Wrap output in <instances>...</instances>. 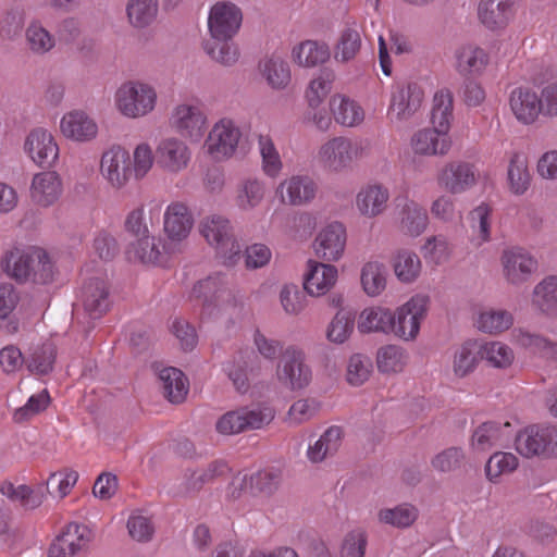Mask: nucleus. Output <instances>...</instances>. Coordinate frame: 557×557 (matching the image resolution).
Masks as SVG:
<instances>
[{
  "mask_svg": "<svg viewBox=\"0 0 557 557\" xmlns=\"http://www.w3.org/2000/svg\"><path fill=\"white\" fill-rule=\"evenodd\" d=\"M243 21L240 9L227 1L216 2L210 10L208 27L210 39L203 42V49L215 62L231 66L238 60V49L233 37Z\"/></svg>",
  "mask_w": 557,
  "mask_h": 557,
  "instance_id": "f257e3e1",
  "label": "nucleus"
},
{
  "mask_svg": "<svg viewBox=\"0 0 557 557\" xmlns=\"http://www.w3.org/2000/svg\"><path fill=\"white\" fill-rule=\"evenodd\" d=\"M200 232L207 242L214 246L216 257L225 265H234L240 258V245L235 238L230 222L219 215H212L200 224Z\"/></svg>",
  "mask_w": 557,
  "mask_h": 557,
  "instance_id": "f03ea898",
  "label": "nucleus"
},
{
  "mask_svg": "<svg viewBox=\"0 0 557 557\" xmlns=\"http://www.w3.org/2000/svg\"><path fill=\"white\" fill-rule=\"evenodd\" d=\"M515 446L525 458H557V426L529 425L516 435Z\"/></svg>",
  "mask_w": 557,
  "mask_h": 557,
  "instance_id": "7ed1b4c3",
  "label": "nucleus"
},
{
  "mask_svg": "<svg viewBox=\"0 0 557 557\" xmlns=\"http://www.w3.org/2000/svg\"><path fill=\"white\" fill-rule=\"evenodd\" d=\"M154 89L144 83L127 82L115 94L119 110L128 117H138L150 112L156 104Z\"/></svg>",
  "mask_w": 557,
  "mask_h": 557,
  "instance_id": "20e7f679",
  "label": "nucleus"
},
{
  "mask_svg": "<svg viewBox=\"0 0 557 557\" xmlns=\"http://www.w3.org/2000/svg\"><path fill=\"white\" fill-rule=\"evenodd\" d=\"M193 294L197 298L203 299V306L207 309L213 307L236 306V292L232 287L227 275L222 272H215L200 280L193 288Z\"/></svg>",
  "mask_w": 557,
  "mask_h": 557,
  "instance_id": "39448f33",
  "label": "nucleus"
},
{
  "mask_svg": "<svg viewBox=\"0 0 557 557\" xmlns=\"http://www.w3.org/2000/svg\"><path fill=\"white\" fill-rule=\"evenodd\" d=\"M430 297L423 294L412 296L405 305L394 313V326L392 333L406 341L413 339L420 330L421 320L424 319Z\"/></svg>",
  "mask_w": 557,
  "mask_h": 557,
  "instance_id": "423d86ee",
  "label": "nucleus"
},
{
  "mask_svg": "<svg viewBox=\"0 0 557 557\" xmlns=\"http://www.w3.org/2000/svg\"><path fill=\"white\" fill-rule=\"evenodd\" d=\"M276 374L278 381L292 391L302 389L311 381V369L305 362L304 352L293 346L282 352Z\"/></svg>",
  "mask_w": 557,
  "mask_h": 557,
  "instance_id": "0eeeda50",
  "label": "nucleus"
},
{
  "mask_svg": "<svg viewBox=\"0 0 557 557\" xmlns=\"http://www.w3.org/2000/svg\"><path fill=\"white\" fill-rule=\"evenodd\" d=\"M91 541V531L85 524L71 522L51 543L48 557H77Z\"/></svg>",
  "mask_w": 557,
  "mask_h": 557,
  "instance_id": "6e6552de",
  "label": "nucleus"
},
{
  "mask_svg": "<svg viewBox=\"0 0 557 557\" xmlns=\"http://www.w3.org/2000/svg\"><path fill=\"white\" fill-rule=\"evenodd\" d=\"M101 173L113 187L121 188L133 175L129 153L121 146H113L101 158Z\"/></svg>",
  "mask_w": 557,
  "mask_h": 557,
  "instance_id": "1a4fd4ad",
  "label": "nucleus"
},
{
  "mask_svg": "<svg viewBox=\"0 0 557 557\" xmlns=\"http://www.w3.org/2000/svg\"><path fill=\"white\" fill-rule=\"evenodd\" d=\"M282 472L278 469L260 470L249 479L247 475L235 476L232 486V497L237 498L240 492L249 488L252 495H272L280 486Z\"/></svg>",
  "mask_w": 557,
  "mask_h": 557,
  "instance_id": "9d476101",
  "label": "nucleus"
},
{
  "mask_svg": "<svg viewBox=\"0 0 557 557\" xmlns=\"http://www.w3.org/2000/svg\"><path fill=\"white\" fill-rule=\"evenodd\" d=\"M82 300L86 314L92 320L100 319L111 305L107 282L101 277L87 280L82 288Z\"/></svg>",
  "mask_w": 557,
  "mask_h": 557,
  "instance_id": "9b49d317",
  "label": "nucleus"
},
{
  "mask_svg": "<svg viewBox=\"0 0 557 557\" xmlns=\"http://www.w3.org/2000/svg\"><path fill=\"white\" fill-rule=\"evenodd\" d=\"M172 125L183 137L199 141L206 133V116L196 107L181 104L172 114Z\"/></svg>",
  "mask_w": 557,
  "mask_h": 557,
  "instance_id": "f8f14e48",
  "label": "nucleus"
},
{
  "mask_svg": "<svg viewBox=\"0 0 557 557\" xmlns=\"http://www.w3.org/2000/svg\"><path fill=\"white\" fill-rule=\"evenodd\" d=\"M346 230L339 222L327 225L314 240V250L319 258L325 261L338 260L345 248Z\"/></svg>",
  "mask_w": 557,
  "mask_h": 557,
  "instance_id": "ddd939ff",
  "label": "nucleus"
},
{
  "mask_svg": "<svg viewBox=\"0 0 557 557\" xmlns=\"http://www.w3.org/2000/svg\"><path fill=\"white\" fill-rule=\"evenodd\" d=\"M25 149L32 160L40 166H51L59 156V148L52 135L44 128H36L29 133Z\"/></svg>",
  "mask_w": 557,
  "mask_h": 557,
  "instance_id": "4468645a",
  "label": "nucleus"
},
{
  "mask_svg": "<svg viewBox=\"0 0 557 557\" xmlns=\"http://www.w3.org/2000/svg\"><path fill=\"white\" fill-rule=\"evenodd\" d=\"M239 138L240 132L233 121L223 119L209 133L208 151L215 157H228L235 151Z\"/></svg>",
  "mask_w": 557,
  "mask_h": 557,
  "instance_id": "2eb2a0df",
  "label": "nucleus"
},
{
  "mask_svg": "<svg viewBox=\"0 0 557 557\" xmlns=\"http://www.w3.org/2000/svg\"><path fill=\"white\" fill-rule=\"evenodd\" d=\"M190 159V151L182 140L166 138L156 149L157 163L169 172L176 173L185 169Z\"/></svg>",
  "mask_w": 557,
  "mask_h": 557,
  "instance_id": "dca6fc26",
  "label": "nucleus"
},
{
  "mask_svg": "<svg viewBox=\"0 0 557 557\" xmlns=\"http://www.w3.org/2000/svg\"><path fill=\"white\" fill-rule=\"evenodd\" d=\"M504 272L511 284L525 282L537 268L536 260L522 248H512L504 251Z\"/></svg>",
  "mask_w": 557,
  "mask_h": 557,
  "instance_id": "f3484780",
  "label": "nucleus"
},
{
  "mask_svg": "<svg viewBox=\"0 0 557 557\" xmlns=\"http://www.w3.org/2000/svg\"><path fill=\"white\" fill-rule=\"evenodd\" d=\"M423 90L417 83H409L400 88L392 97L389 116L394 121H406L410 119L421 107Z\"/></svg>",
  "mask_w": 557,
  "mask_h": 557,
  "instance_id": "a211bd4d",
  "label": "nucleus"
},
{
  "mask_svg": "<svg viewBox=\"0 0 557 557\" xmlns=\"http://www.w3.org/2000/svg\"><path fill=\"white\" fill-rule=\"evenodd\" d=\"M61 193L62 183L57 172H41L33 177L30 197L35 203L49 207L59 199Z\"/></svg>",
  "mask_w": 557,
  "mask_h": 557,
  "instance_id": "6ab92c4d",
  "label": "nucleus"
},
{
  "mask_svg": "<svg viewBox=\"0 0 557 557\" xmlns=\"http://www.w3.org/2000/svg\"><path fill=\"white\" fill-rule=\"evenodd\" d=\"M517 0H481L478 8L479 18L487 28L505 27L515 12Z\"/></svg>",
  "mask_w": 557,
  "mask_h": 557,
  "instance_id": "aec40b11",
  "label": "nucleus"
},
{
  "mask_svg": "<svg viewBox=\"0 0 557 557\" xmlns=\"http://www.w3.org/2000/svg\"><path fill=\"white\" fill-rule=\"evenodd\" d=\"M304 289L311 296L324 295L336 282L337 269L332 264L308 261Z\"/></svg>",
  "mask_w": 557,
  "mask_h": 557,
  "instance_id": "412c9836",
  "label": "nucleus"
},
{
  "mask_svg": "<svg viewBox=\"0 0 557 557\" xmlns=\"http://www.w3.org/2000/svg\"><path fill=\"white\" fill-rule=\"evenodd\" d=\"M194 224L188 208L182 202L170 205L164 213V232L172 242L185 239Z\"/></svg>",
  "mask_w": 557,
  "mask_h": 557,
  "instance_id": "4be33fe9",
  "label": "nucleus"
},
{
  "mask_svg": "<svg viewBox=\"0 0 557 557\" xmlns=\"http://www.w3.org/2000/svg\"><path fill=\"white\" fill-rule=\"evenodd\" d=\"M60 127L66 138L76 141H89L98 133L95 121L82 111H73L64 115Z\"/></svg>",
  "mask_w": 557,
  "mask_h": 557,
  "instance_id": "5701e85b",
  "label": "nucleus"
},
{
  "mask_svg": "<svg viewBox=\"0 0 557 557\" xmlns=\"http://www.w3.org/2000/svg\"><path fill=\"white\" fill-rule=\"evenodd\" d=\"M510 107L516 117L524 123H533L539 114H542V107L539 96L529 88H516L510 95Z\"/></svg>",
  "mask_w": 557,
  "mask_h": 557,
  "instance_id": "b1692460",
  "label": "nucleus"
},
{
  "mask_svg": "<svg viewBox=\"0 0 557 557\" xmlns=\"http://www.w3.org/2000/svg\"><path fill=\"white\" fill-rule=\"evenodd\" d=\"M440 183L450 193L457 194L475 183L473 165L467 162H451L445 166Z\"/></svg>",
  "mask_w": 557,
  "mask_h": 557,
  "instance_id": "393cba45",
  "label": "nucleus"
},
{
  "mask_svg": "<svg viewBox=\"0 0 557 557\" xmlns=\"http://www.w3.org/2000/svg\"><path fill=\"white\" fill-rule=\"evenodd\" d=\"M163 396L172 404L185 400L189 389V382L184 372L174 367L163 368L159 372Z\"/></svg>",
  "mask_w": 557,
  "mask_h": 557,
  "instance_id": "a878e982",
  "label": "nucleus"
},
{
  "mask_svg": "<svg viewBox=\"0 0 557 557\" xmlns=\"http://www.w3.org/2000/svg\"><path fill=\"white\" fill-rule=\"evenodd\" d=\"M320 157L326 165L339 170L351 162L352 144L344 137L333 138L321 147Z\"/></svg>",
  "mask_w": 557,
  "mask_h": 557,
  "instance_id": "bb28decb",
  "label": "nucleus"
},
{
  "mask_svg": "<svg viewBox=\"0 0 557 557\" xmlns=\"http://www.w3.org/2000/svg\"><path fill=\"white\" fill-rule=\"evenodd\" d=\"M293 57L300 66L314 67L330 59L331 50L324 41L305 40L293 49Z\"/></svg>",
  "mask_w": 557,
  "mask_h": 557,
  "instance_id": "cd10ccee",
  "label": "nucleus"
},
{
  "mask_svg": "<svg viewBox=\"0 0 557 557\" xmlns=\"http://www.w3.org/2000/svg\"><path fill=\"white\" fill-rule=\"evenodd\" d=\"M482 360V347L476 341H467L454 355L453 371L458 377L472 373Z\"/></svg>",
  "mask_w": 557,
  "mask_h": 557,
  "instance_id": "c85d7f7f",
  "label": "nucleus"
},
{
  "mask_svg": "<svg viewBox=\"0 0 557 557\" xmlns=\"http://www.w3.org/2000/svg\"><path fill=\"white\" fill-rule=\"evenodd\" d=\"M396 314L389 309L376 307L364 309L360 314L358 329L362 333L383 332L392 333Z\"/></svg>",
  "mask_w": 557,
  "mask_h": 557,
  "instance_id": "c756f323",
  "label": "nucleus"
},
{
  "mask_svg": "<svg viewBox=\"0 0 557 557\" xmlns=\"http://www.w3.org/2000/svg\"><path fill=\"white\" fill-rule=\"evenodd\" d=\"M388 200V190L381 185L362 189L357 196V207L361 214L372 218L381 214Z\"/></svg>",
  "mask_w": 557,
  "mask_h": 557,
  "instance_id": "7c9ffc66",
  "label": "nucleus"
},
{
  "mask_svg": "<svg viewBox=\"0 0 557 557\" xmlns=\"http://www.w3.org/2000/svg\"><path fill=\"white\" fill-rule=\"evenodd\" d=\"M330 110L334 120L344 126H355L362 122L364 117L362 108L342 95H335L331 98Z\"/></svg>",
  "mask_w": 557,
  "mask_h": 557,
  "instance_id": "2f4dec72",
  "label": "nucleus"
},
{
  "mask_svg": "<svg viewBox=\"0 0 557 557\" xmlns=\"http://www.w3.org/2000/svg\"><path fill=\"white\" fill-rule=\"evenodd\" d=\"M533 304L542 313L557 317V276H547L535 286Z\"/></svg>",
  "mask_w": 557,
  "mask_h": 557,
  "instance_id": "473e14b6",
  "label": "nucleus"
},
{
  "mask_svg": "<svg viewBox=\"0 0 557 557\" xmlns=\"http://www.w3.org/2000/svg\"><path fill=\"white\" fill-rule=\"evenodd\" d=\"M315 184L308 176H294L280 185L283 201H285L284 191H286L288 202L294 206L311 200L315 195Z\"/></svg>",
  "mask_w": 557,
  "mask_h": 557,
  "instance_id": "72a5a7b5",
  "label": "nucleus"
},
{
  "mask_svg": "<svg viewBox=\"0 0 557 557\" xmlns=\"http://www.w3.org/2000/svg\"><path fill=\"white\" fill-rule=\"evenodd\" d=\"M32 264V250L25 251L18 248L8 251L1 260L3 271L17 282L29 280Z\"/></svg>",
  "mask_w": 557,
  "mask_h": 557,
  "instance_id": "f704fd0d",
  "label": "nucleus"
},
{
  "mask_svg": "<svg viewBox=\"0 0 557 557\" xmlns=\"http://www.w3.org/2000/svg\"><path fill=\"white\" fill-rule=\"evenodd\" d=\"M449 146L447 136H442L433 128L419 131L412 137V147L420 154H444Z\"/></svg>",
  "mask_w": 557,
  "mask_h": 557,
  "instance_id": "c9c22d12",
  "label": "nucleus"
},
{
  "mask_svg": "<svg viewBox=\"0 0 557 557\" xmlns=\"http://www.w3.org/2000/svg\"><path fill=\"white\" fill-rule=\"evenodd\" d=\"M507 180L509 189L516 195H523L531 183V175L528 169L527 158L521 153H513L510 158Z\"/></svg>",
  "mask_w": 557,
  "mask_h": 557,
  "instance_id": "e433bc0d",
  "label": "nucleus"
},
{
  "mask_svg": "<svg viewBox=\"0 0 557 557\" xmlns=\"http://www.w3.org/2000/svg\"><path fill=\"white\" fill-rule=\"evenodd\" d=\"M453 116V95L449 90H441L434 96L431 121L433 129L442 136H447Z\"/></svg>",
  "mask_w": 557,
  "mask_h": 557,
  "instance_id": "4c0bfd02",
  "label": "nucleus"
},
{
  "mask_svg": "<svg viewBox=\"0 0 557 557\" xmlns=\"http://www.w3.org/2000/svg\"><path fill=\"white\" fill-rule=\"evenodd\" d=\"M57 358V348L52 343H45L33 348L26 357V367L29 372L37 375H47L53 370Z\"/></svg>",
  "mask_w": 557,
  "mask_h": 557,
  "instance_id": "58836bf2",
  "label": "nucleus"
},
{
  "mask_svg": "<svg viewBox=\"0 0 557 557\" xmlns=\"http://www.w3.org/2000/svg\"><path fill=\"white\" fill-rule=\"evenodd\" d=\"M426 225V212L414 201H406L400 211V231L411 236H418Z\"/></svg>",
  "mask_w": 557,
  "mask_h": 557,
  "instance_id": "ea45409f",
  "label": "nucleus"
},
{
  "mask_svg": "<svg viewBox=\"0 0 557 557\" xmlns=\"http://www.w3.org/2000/svg\"><path fill=\"white\" fill-rule=\"evenodd\" d=\"M343 431L339 426L329 428L321 437L308 448V458L312 462H319L327 456L334 455L339 446Z\"/></svg>",
  "mask_w": 557,
  "mask_h": 557,
  "instance_id": "a19ab883",
  "label": "nucleus"
},
{
  "mask_svg": "<svg viewBox=\"0 0 557 557\" xmlns=\"http://www.w3.org/2000/svg\"><path fill=\"white\" fill-rule=\"evenodd\" d=\"M227 471V465L221 460L209 463L208 468L202 472L187 470L184 474L185 491L187 493H198L205 484L225 475Z\"/></svg>",
  "mask_w": 557,
  "mask_h": 557,
  "instance_id": "79ce46f5",
  "label": "nucleus"
},
{
  "mask_svg": "<svg viewBox=\"0 0 557 557\" xmlns=\"http://www.w3.org/2000/svg\"><path fill=\"white\" fill-rule=\"evenodd\" d=\"M387 269L377 261L367 262L360 275V281L364 293L368 296H377L386 287Z\"/></svg>",
  "mask_w": 557,
  "mask_h": 557,
  "instance_id": "37998d69",
  "label": "nucleus"
},
{
  "mask_svg": "<svg viewBox=\"0 0 557 557\" xmlns=\"http://www.w3.org/2000/svg\"><path fill=\"white\" fill-rule=\"evenodd\" d=\"M361 47V37L356 23L354 26H347L341 33V36L334 48V59L346 63L352 60Z\"/></svg>",
  "mask_w": 557,
  "mask_h": 557,
  "instance_id": "c03bdc74",
  "label": "nucleus"
},
{
  "mask_svg": "<svg viewBox=\"0 0 557 557\" xmlns=\"http://www.w3.org/2000/svg\"><path fill=\"white\" fill-rule=\"evenodd\" d=\"M393 267L395 275L404 283L413 282L421 271V262L418 255L407 249L397 251Z\"/></svg>",
  "mask_w": 557,
  "mask_h": 557,
  "instance_id": "a18cd8bd",
  "label": "nucleus"
},
{
  "mask_svg": "<svg viewBox=\"0 0 557 557\" xmlns=\"http://www.w3.org/2000/svg\"><path fill=\"white\" fill-rule=\"evenodd\" d=\"M32 265L29 280L36 284H49L54 278V267L49 255L41 248L32 249Z\"/></svg>",
  "mask_w": 557,
  "mask_h": 557,
  "instance_id": "49530a36",
  "label": "nucleus"
},
{
  "mask_svg": "<svg viewBox=\"0 0 557 557\" xmlns=\"http://www.w3.org/2000/svg\"><path fill=\"white\" fill-rule=\"evenodd\" d=\"M127 16L132 25L143 28L152 23L158 13V0H129Z\"/></svg>",
  "mask_w": 557,
  "mask_h": 557,
  "instance_id": "de8ad7c7",
  "label": "nucleus"
},
{
  "mask_svg": "<svg viewBox=\"0 0 557 557\" xmlns=\"http://www.w3.org/2000/svg\"><path fill=\"white\" fill-rule=\"evenodd\" d=\"M379 520L395 528H408L418 518V510L409 504H403L395 508H385L379 511Z\"/></svg>",
  "mask_w": 557,
  "mask_h": 557,
  "instance_id": "09e8293b",
  "label": "nucleus"
},
{
  "mask_svg": "<svg viewBox=\"0 0 557 557\" xmlns=\"http://www.w3.org/2000/svg\"><path fill=\"white\" fill-rule=\"evenodd\" d=\"M354 326L355 313L339 310L327 327L326 337L333 343L342 344L348 338Z\"/></svg>",
  "mask_w": 557,
  "mask_h": 557,
  "instance_id": "8fccbe9b",
  "label": "nucleus"
},
{
  "mask_svg": "<svg viewBox=\"0 0 557 557\" xmlns=\"http://www.w3.org/2000/svg\"><path fill=\"white\" fill-rule=\"evenodd\" d=\"M482 360L485 359L491 366L499 369L508 368L513 361V351L500 342L481 344Z\"/></svg>",
  "mask_w": 557,
  "mask_h": 557,
  "instance_id": "3c124183",
  "label": "nucleus"
},
{
  "mask_svg": "<svg viewBox=\"0 0 557 557\" xmlns=\"http://www.w3.org/2000/svg\"><path fill=\"white\" fill-rule=\"evenodd\" d=\"M263 75L273 88H284L290 81L288 63L281 58H271L263 64Z\"/></svg>",
  "mask_w": 557,
  "mask_h": 557,
  "instance_id": "603ef678",
  "label": "nucleus"
},
{
  "mask_svg": "<svg viewBox=\"0 0 557 557\" xmlns=\"http://www.w3.org/2000/svg\"><path fill=\"white\" fill-rule=\"evenodd\" d=\"M134 249V256L141 263L156 264L159 262L161 257L160 240L149 233L136 238V242L132 244Z\"/></svg>",
  "mask_w": 557,
  "mask_h": 557,
  "instance_id": "864d4df0",
  "label": "nucleus"
},
{
  "mask_svg": "<svg viewBox=\"0 0 557 557\" xmlns=\"http://www.w3.org/2000/svg\"><path fill=\"white\" fill-rule=\"evenodd\" d=\"M372 360L362 354L350 357L347 366V382L354 386L362 385L372 372Z\"/></svg>",
  "mask_w": 557,
  "mask_h": 557,
  "instance_id": "5fc2aeb1",
  "label": "nucleus"
},
{
  "mask_svg": "<svg viewBox=\"0 0 557 557\" xmlns=\"http://www.w3.org/2000/svg\"><path fill=\"white\" fill-rule=\"evenodd\" d=\"M239 413L243 417L244 431L257 430L269 424L274 419V411L269 407H240Z\"/></svg>",
  "mask_w": 557,
  "mask_h": 557,
  "instance_id": "6e6d98bb",
  "label": "nucleus"
},
{
  "mask_svg": "<svg viewBox=\"0 0 557 557\" xmlns=\"http://www.w3.org/2000/svg\"><path fill=\"white\" fill-rule=\"evenodd\" d=\"M518 467V458L511 453H495L485 465V473L488 480L494 481L500 474L511 472Z\"/></svg>",
  "mask_w": 557,
  "mask_h": 557,
  "instance_id": "4d7b16f0",
  "label": "nucleus"
},
{
  "mask_svg": "<svg viewBox=\"0 0 557 557\" xmlns=\"http://www.w3.org/2000/svg\"><path fill=\"white\" fill-rule=\"evenodd\" d=\"M379 371L392 373L401 371L404 367L403 349L396 345H387L379 349L376 356Z\"/></svg>",
  "mask_w": 557,
  "mask_h": 557,
  "instance_id": "13d9d810",
  "label": "nucleus"
},
{
  "mask_svg": "<svg viewBox=\"0 0 557 557\" xmlns=\"http://www.w3.org/2000/svg\"><path fill=\"white\" fill-rule=\"evenodd\" d=\"M264 196L263 185L257 180H247L238 188L236 202L244 210L258 206Z\"/></svg>",
  "mask_w": 557,
  "mask_h": 557,
  "instance_id": "bf43d9fd",
  "label": "nucleus"
},
{
  "mask_svg": "<svg viewBox=\"0 0 557 557\" xmlns=\"http://www.w3.org/2000/svg\"><path fill=\"white\" fill-rule=\"evenodd\" d=\"M500 424L495 421H486L480 424L473 435L472 445L480 450H486L500 438Z\"/></svg>",
  "mask_w": 557,
  "mask_h": 557,
  "instance_id": "052dcab7",
  "label": "nucleus"
},
{
  "mask_svg": "<svg viewBox=\"0 0 557 557\" xmlns=\"http://www.w3.org/2000/svg\"><path fill=\"white\" fill-rule=\"evenodd\" d=\"M50 404V396L47 389L41 391L37 395H33L29 397L26 405L21 408H17L14 411L13 418L17 423L25 422L29 420L32 417L38 414L39 412L46 410L48 405Z\"/></svg>",
  "mask_w": 557,
  "mask_h": 557,
  "instance_id": "680f3d73",
  "label": "nucleus"
},
{
  "mask_svg": "<svg viewBox=\"0 0 557 557\" xmlns=\"http://www.w3.org/2000/svg\"><path fill=\"white\" fill-rule=\"evenodd\" d=\"M512 318L507 311H490L481 313L478 326L485 333H499L510 327Z\"/></svg>",
  "mask_w": 557,
  "mask_h": 557,
  "instance_id": "e2e57ef3",
  "label": "nucleus"
},
{
  "mask_svg": "<svg viewBox=\"0 0 557 557\" xmlns=\"http://www.w3.org/2000/svg\"><path fill=\"white\" fill-rule=\"evenodd\" d=\"M26 39L30 49L38 53H45L54 46L52 36L37 23H33L27 27Z\"/></svg>",
  "mask_w": 557,
  "mask_h": 557,
  "instance_id": "0e129e2a",
  "label": "nucleus"
},
{
  "mask_svg": "<svg viewBox=\"0 0 557 557\" xmlns=\"http://www.w3.org/2000/svg\"><path fill=\"white\" fill-rule=\"evenodd\" d=\"M260 152L262 156L263 170L270 176H275L281 168L282 162L280 156L268 136L259 137Z\"/></svg>",
  "mask_w": 557,
  "mask_h": 557,
  "instance_id": "69168bd1",
  "label": "nucleus"
},
{
  "mask_svg": "<svg viewBox=\"0 0 557 557\" xmlns=\"http://www.w3.org/2000/svg\"><path fill=\"white\" fill-rule=\"evenodd\" d=\"M465 458L463 451L458 447H450L437 454L432 459V466L440 472H450L460 468Z\"/></svg>",
  "mask_w": 557,
  "mask_h": 557,
  "instance_id": "338daca9",
  "label": "nucleus"
},
{
  "mask_svg": "<svg viewBox=\"0 0 557 557\" xmlns=\"http://www.w3.org/2000/svg\"><path fill=\"white\" fill-rule=\"evenodd\" d=\"M332 76L333 75L329 73L326 78L319 77L311 81L306 91L309 108L317 109L330 94L332 88Z\"/></svg>",
  "mask_w": 557,
  "mask_h": 557,
  "instance_id": "774afa93",
  "label": "nucleus"
}]
</instances>
